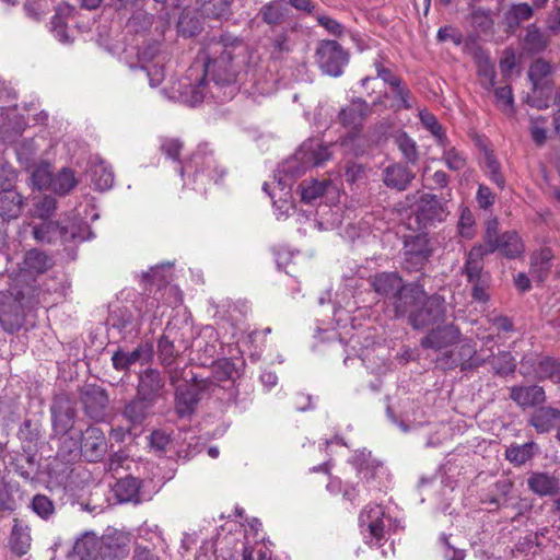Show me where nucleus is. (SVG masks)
Segmentation results:
<instances>
[{
	"label": "nucleus",
	"instance_id": "79ce46f5",
	"mask_svg": "<svg viewBox=\"0 0 560 560\" xmlns=\"http://www.w3.org/2000/svg\"><path fill=\"white\" fill-rule=\"evenodd\" d=\"M48 184L51 190L60 196L69 194L78 184L74 172L71 168L63 167L56 175L40 180Z\"/></svg>",
	"mask_w": 560,
	"mask_h": 560
},
{
	"label": "nucleus",
	"instance_id": "f3484780",
	"mask_svg": "<svg viewBox=\"0 0 560 560\" xmlns=\"http://www.w3.org/2000/svg\"><path fill=\"white\" fill-rule=\"evenodd\" d=\"M371 113L372 107L365 100L353 97L350 104L338 113V121L350 131L359 133Z\"/></svg>",
	"mask_w": 560,
	"mask_h": 560
},
{
	"label": "nucleus",
	"instance_id": "20e7f679",
	"mask_svg": "<svg viewBox=\"0 0 560 560\" xmlns=\"http://www.w3.org/2000/svg\"><path fill=\"white\" fill-rule=\"evenodd\" d=\"M434 243L427 233H418L405 236L401 252V269L411 275L419 273L423 279L425 266L434 254Z\"/></svg>",
	"mask_w": 560,
	"mask_h": 560
},
{
	"label": "nucleus",
	"instance_id": "49530a36",
	"mask_svg": "<svg viewBox=\"0 0 560 560\" xmlns=\"http://www.w3.org/2000/svg\"><path fill=\"white\" fill-rule=\"evenodd\" d=\"M243 371L236 366L232 359L223 358L212 361V374L214 382H230L235 384Z\"/></svg>",
	"mask_w": 560,
	"mask_h": 560
},
{
	"label": "nucleus",
	"instance_id": "09e8293b",
	"mask_svg": "<svg viewBox=\"0 0 560 560\" xmlns=\"http://www.w3.org/2000/svg\"><path fill=\"white\" fill-rule=\"evenodd\" d=\"M233 0H198L202 15L210 19H228L231 14Z\"/></svg>",
	"mask_w": 560,
	"mask_h": 560
},
{
	"label": "nucleus",
	"instance_id": "a878e982",
	"mask_svg": "<svg viewBox=\"0 0 560 560\" xmlns=\"http://www.w3.org/2000/svg\"><path fill=\"white\" fill-rule=\"evenodd\" d=\"M552 66L549 61L538 58L528 69V79L533 85V92L548 95L552 91L553 82L551 80Z\"/></svg>",
	"mask_w": 560,
	"mask_h": 560
},
{
	"label": "nucleus",
	"instance_id": "2f4dec72",
	"mask_svg": "<svg viewBox=\"0 0 560 560\" xmlns=\"http://www.w3.org/2000/svg\"><path fill=\"white\" fill-rule=\"evenodd\" d=\"M560 423V409L550 406H539L530 415L528 424L537 433H548Z\"/></svg>",
	"mask_w": 560,
	"mask_h": 560
},
{
	"label": "nucleus",
	"instance_id": "7c9ffc66",
	"mask_svg": "<svg viewBox=\"0 0 560 560\" xmlns=\"http://www.w3.org/2000/svg\"><path fill=\"white\" fill-rule=\"evenodd\" d=\"M23 500V491L16 481L0 479V515L12 514Z\"/></svg>",
	"mask_w": 560,
	"mask_h": 560
},
{
	"label": "nucleus",
	"instance_id": "c85d7f7f",
	"mask_svg": "<svg viewBox=\"0 0 560 560\" xmlns=\"http://www.w3.org/2000/svg\"><path fill=\"white\" fill-rule=\"evenodd\" d=\"M88 165L86 174L96 190L105 191L113 187L115 175L109 164L96 156Z\"/></svg>",
	"mask_w": 560,
	"mask_h": 560
},
{
	"label": "nucleus",
	"instance_id": "bb28decb",
	"mask_svg": "<svg viewBox=\"0 0 560 560\" xmlns=\"http://www.w3.org/2000/svg\"><path fill=\"white\" fill-rule=\"evenodd\" d=\"M75 8L67 2L60 3L50 21V32L55 38L65 45L73 43V37L68 32V20L73 16Z\"/></svg>",
	"mask_w": 560,
	"mask_h": 560
},
{
	"label": "nucleus",
	"instance_id": "13d9d810",
	"mask_svg": "<svg viewBox=\"0 0 560 560\" xmlns=\"http://www.w3.org/2000/svg\"><path fill=\"white\" fill-rule=\"evenodd\" d=\"M150 448L158 455L164 456L173 445V436L171 432L164 429H155L148 436Z\"/></svg>",
	"mask_w": 560,
	"mask_h": 560
},
{
	"label": "nucleus",
	"instance_id": "aec40b11",
	"mask_svg": "<svg viewBox=\"0 0 560 560\" xmlns=\"http://www.w3.org/2000/svg\"><path fill=\"white\" fill-rule=\"evenodd\" d=\"M164 389L165 380L159 370L148 368L140 373L137 395L156 405L164 397Z\"/></svg>",
	"mask_w": 560,
	"mask_h": 560
},
{
	"label": "nucleus",
	"instance_id": "ea45409f",
	"mask_svg": "<svg viewBox=\"0 0 560 560\" xmlns=\"http://www.w3.org/2000/svg\"><path fill=\"white\" fill-rule=\"evenodd\" d=\"M31 534L27 525L19 518L13 520V527L10 535V547L14 555L22 557L27 553L31 547Z\"/></svg>",
	"mask_w": 560,
	"mask_h": 560
},
{
	"label": "nucleus",
	"instance_id": "f257e3e1",
	"mask_svg": "<svg viewBox=\"0 0 560 560\" xmlns=\"http://www.w3.org/2000/svg\"><path fill=\"white\" fill-rule=\"evenodd\" d=\"M202 51L205 75L195 84L183 85V102L189 106L202 103L208 77L212 82L208 90L212 98L220 103L233 100L240 90L238 82L246 78L256 65V52L243 38L230 33L209 38Z\"/></svg>",
	"mask_w": 560,
	"mask_h": 560
},
{
	"label": "nucleus",
	"instance_id": "cd10ccee",
	"mask_svg": "<svg viewBox=\"0 0 560 560\" xmlns=\"http://www.w3.org/2000/svg\"><path fill=\"white\" fill-rule=\"evenodd\" d=\"M416 174L408 167L407 164L394 163L386 166L383 171V183L386 187L397 191H405Z\"/></svg>",
	"mask_w": 560,
	"mask_h": 560
},
{
	"label": "nucleus",
	"instance_id": "774afa93",
	"mask_svg": "<svg viewBox=\"0 0 560 560\" xmlns=\"http://www.w3.org/2000/svg\"><path fill=\"white\" fill-rule=\"evenodd\" d=\"M486 173L500 189L504 188L505 178L501 173V164L492 153L486 154Z\"/></svg>",
	"mask_w": 560,
	"mask_h": 560
},
{
	"label": "nucleus",
	"instance_id": "e433bc0d",
	"mask_svg": "<svg viewBox=\"0 0 560 560\" xmlns=\"http://www.w3.org/2000/svg\"><path fill=\"white\" fill-rule=\"evenodd\" d=\"M488 255H490V253L482 249L480 245H474L469 249L462 269V273L467 280L490 273L483 269V258Z\"/></svg>",
	"mask_w": 560,
	"mask_h": 560
},
{
	"label": "nucleus",
	"instance_id": "9b49d317",
	"mask_svg": "<svg viewBox=\"0 0 560 560\" xmlns=\"http://www.w3.org/2000/svg\"><path fill=\"white\" fill-rule=\"evenodd\" d=\"M51 424L55 434L66 435L74 429L78 415L74 401L67 394H58L50 405Z\"/></svg>",
	"mask_w": 560,
	"mask_h": 560
},
{
	"label": "nucleus",
	"instance_id": "dca6fc26",
	"mask_svg": "<svg viewBox=\"0 0 560 560\" xmlns=\"http://www.w3.org/2000/svg\"><path fill=\"white\" fill-rule=\"evenodd\" d=\"M447 202L448 199L444 197L440 198L434 194H423L417 203V220L423 225L443 222L450 214Z\"/></svg>",
	"mask_w": 560,
	"mask_h": 560
},
{
	"label": "nucleus",
	"instance_id": "a211bd4d",
	"mask_svg": "<svg viewBox=\"0 0 560 560\" xmlns=\"http://www.w3.org/2000/svg\"><path fill=\"white\" fill-rule=\"evenodd\" d=\"M188 345L182 339V335L175 327L166 326L164 334L158 340V358L163 366H171L180 352Z\"/></svg>",
	"mask_w": 560,
	"mask_h": 560
},
{
	"label": "nucleus",
	"instance_id": "72a5a7b5",
	"mask_svg": "<svg viewBox=\"0 0 560 560\" xmlns=\"http://www.w3.org/2000/svg\"><path fill=\"white\" fill-rule=\"evenodd\" d=\"M68 557L70 560H98V536L84 533L75 540Z\"/></svg>",
	"mask_w": 560,
	"mask_h": 560
},
{
	"label": "nucleus",
	"instance_id": "412c9836",
	"mask_svg": "<svg viewBox=\"0 0 560 560\" xmlns=\"http://www.w3.org/2000/svg\"><path fill=\"white\" fill-rule=\"evenodd\" d=\"M369 283L389 305L406 281L398 271H380L369 278Z\"/></svg>",
	"mask_w": 560,
	"mask_h": 560
},
{
	"label": "nucleus",
	"instance_id": "c03bdc74",
	"mask_svg": "<svg viewBox=\"0 0 560 560\" xmlns=\"http://www.w3.org/2000/svg\"><path fill=\"white\" fill-rule=\"evenodd\" d=\"M18 438L21 442V447H26L30 451L33 446H38L42 439V423L36 419H25L19 428Z\"/></svg>",
	"mask_w": 560,
	"mask_h": 560
},
{
	"label": "nucleus",
	"instance_id": "338daca9",
	"mask_svg": "<svg viewBox=\"0 0 560 560\" xmlns=\"http://www.w3.org/2000/svg\"><path fill=\"white\" fill-rule=\"evenodd\" d=\"M444 151L442 154V161L446 164L448 170L458 172L466 167L467 159L463 152L458 151L456 148H446L443 147Z\"/></svg>",
	"mask_w": 560,
	"mask_h": 560
},
{
	"label": "nucleus",
	"instance_id": "6ab92c4d",
	"mask_svg": "<svg viewBox=\"0 0 560 560\" xmlns=\"http://www.w3.org/2000/svg\"><path fill=\"white\" fill-rule=\"evenodd\" d=\"M460 337V329L455 324L438 325L421 338L420 346L423 349L440 351L459 342Z\"/></svg>",
	"mask_w": 560,
	"mask_h": 560
},
{
	"label": "nucleus",
	"instance_id": "864d4df0",
	"mask_svg": "<svg viewBox=\"0 0 560 560\" xmlns=\"http://www.w3.org/2000/svg\"><path fill=\"white\" fill-rule=\"evenodd\" d=\"M491 275H485L467 280L470 285V295L474 302L486 304L490 300Z\"/></svg>",
	"mask_w": 560,
	"mask_h": 560
},
{
	"label": "nucleus",
	"instance_id": "423d86ee",
	"mask_svg": "<svg viewBox=\"0 0 560 560\" xmlns=\"http://www.w3.org/2000/svg\"><path fill=\"white\" fill-rule=\"evenodd\" d=\"M209 390H214V387H211V378H201L196 374H192L189 381L177 385L174 394L175 411L177 416L179 418H186L194 415L199 402L208 398Z\"/></svg>",
	"mask_w": 560,
	"mask_h": 560
},
{
	"label": "nucleus",
	"instance_id": "bf43d9fd",
	"mask_svg": "<svg viewBox=\"0 0 560 560\" xmlns=\"http://www.w3.org/2000/svg\"><path fill=\"white\" fill-rule=\"evenodd\" d=\"M393 93V102L390 108L393 112L408 110L412 108V92L404 81L398 83V88H390Z\"/></svg>",
	"mask_w": 560,
	"mask_h": 560
},
{
	"label": "nucleus",
	"instance_id": "6e6552de",
	"mask_svg": "<svg viewBox=\"0 0 560 560\" xmlns=\"http://www.w3.org/2000/svg\"><path fill=\"white\" fill-rule=\"evenodd\" d=\"M316 62L327 75L338 78L349 63V52L336 40H322L316 48Z\"/></svg>",
	"mask_w": 560,
	"mask_h": 560
},
{
	"label": "nucleus",
	"instance_id": "473e14b6",
	"mask_svg": "<svg viewBox=\"0 0 560 560\" xmlns=\"http://www.w3.org/2000/svg\"><path fill=\"white\" fill-rule=\"evenodd\" d=\"M141 479L128 475L117 480L114 492L119 502L138 504L143 500L141 497Z\"/></svg>",
	"mask_w": 560,
	"mask_h": 560
},
{
	"label": "nucleus",
	"instance_id": "a19ab883",
	"mask_svg": "<svg viewBox=\"0 0 560 560\" xmlns=\"http://www.w3.org/2000/svg\"><path fill=\"white\" fill-rule=\"evenodd\" d=\"M23 265L27 272L39 275L48 271L55 265V260L52 256L38 248H31L24 255Z\"/></svg>",
	"mask_w": 560,
	"mask_h": 560
},
{
	"label": "nucleus",
	"instance_id": "680f3d73",
	"mask_svg": "<svg viewBox=\"0 0 560 560\" xmlns=\"http://www.w3.org/2000/svg\"><path fill=\"white\" fill-rule=\"evenodd\" d=\"M396 144L407 163L412 165L418 163L419 152L417 143L407 135V132H401L396 137Z\"/></svg>",
	"mask_w": 560,
	"mask_h": 560
},
{
	"label": "nucleus",
	"instance_id": "e2e57ef3",
	"mask_svg": "<svg viewBox=\"0 0 560 560\" xmlns=\"http://www.w3.org/2000/svg\"><path fill=\"white\" fill-rule=\"evenodd\" d=\"M490 364L494 373L500 376L509 375L516 369L515 358L508 351L499 352L492 358Z\"/></svg>",
	"mask_w": 560,
	"mask_h": 560
},
{
	"label": "nucleus",
	"instance_id": "9d476101",
	"mask_svg": "<svg viewBox=\"0 0 560 560\" xmlns=\"http://www.w3.org/2000/svg\"><path fill=\"white\" fill-rule=\"evenodd\" d=\"M79 393L84 415L95 422L105 421L109 407L107 390L96 384H85Z\"/></svg>",
	"mask_w": 560,
	"mask_h": 560
},
{
	"label": "nucleus",
	"instance_id": "1a4fd4ad",
	"mask_svg": "<svg viewBox=\"0 0 560 560\" xmlns=\"http://www.w3.org/2000/svg\"><path fill=\"white\" fill-rule=\"evenodd\" d=\"M422 280L421 277H417L413 281H406L401 290L390 302L388 306L395 319H408L419 303H421V300L425 298L427 291Z\"/></svg>",
	"mask_w": 560,
	"mask_h": 560
},
{
	"label": "nucleus",
	"instance_id": "37998d69",
	"mask_svg": "<svg viewBox=\"0 0 560 560\" xmlns=\"http://www.w3.org/2000/svg\"><path fill=\"white\" fill-rule=\"evenodd\" d=\"M548 45V37L535 23L526 27V34L523 38L522 47L527 55H538L542 52Z\"/></svg>",
	"mask_w": 560,
	"mask_h": 560
},
{
	"label": "nucleus",
	"instance_id": "69168bd1",
	"mask_svg": "<svg viewBox=\"0 0 560 560\" xmlns=\"http://www.w3.org/2000/svg\"><path fill=\"white\" fill-rule=\"evenodd\" d=\"M499 234V221L497 218H492L486 223V231L483 234V244H479L482 249L490 254L498 250V242L500 240Z\"/></svg>",
	"mask_w": 560,
	"mask_h": 560
},
{
	"label": "nucleus",
	"instance_id": "c9c22d12",
	"mask_svg": "<svg viewBox=\"0 0 560 560\" xmlns=\"http://www.w3.org/2000/svg\"><path fill=\"white\" fill-rule=\"evenodd\" d=\"M24 206L25 199L16 189L0 192V218L3 221L18 219Z\"/></svg>",
	"mask_w": 560,
	"mask_h": 560
},
{
	"label": "nucleus",
	"instance_id": "6e6d98bb",
	"mask_svg": "<svg viewBox=\"0 0 560 560\" xmlns=\"http://www.w3.org/2000/svg\"><path fill=\"white\" fill-rule=\"evenodd\" d=\"M176 27L177 33L185 38L197 36L202 31L200 19L189 11L180 13Z\"/></svg>",
	"mask_w": 560,
	"mask_h": 560
},
{
	"label": "nucleus",
	"instance_id": "4468645a",
	"mask_svg": "<svg viewBox=\"0 0 560 560\" xmlns=\"http://www.w3.org/2000/svg\"><path fill=\"white\" fill-rule=\"evenodd\" d=\"M195 168V179L207 177L215 184L225 175L226 170L219 165L211 152L198 150L195 152L186 165L179 166V174L183 176L187 170Z\"/></svg>",
	"mask_w": 560,
	"mask_h": 560
},
{
	"label": "nucleus",
	"instance_id": "393cba45",
	"mask_svg": "<svg viewBox=\"0 0 560 560\" xmlns=\"http://www.w3.org/2000/svg\"><path fill=\"white\" fill-rule=\"evenodd\" d=\"M153 354V346L149 342L140 343L131 352L118 349L112 357L113 366L117 371H128L137 362H149Z\"/></svg>",
	"mask_w": 560,
	"mask_h": 560
},
{
	"label": "nucleus",
	"instance_id": "4c0bfd02",
	"mask_svg": "<svg viewBox=\"0 0 560 560\" xmlns=\"http://www.w3.org/2000/svg\"><path fill=\"white\" fill-rule=\"evenodd\" d=\"M351 463L366 482L375 479L377 469L382 467V463L366 448L357 451Z\"/></svg>",
	"mask_w": 560,
	"mask_h": 560
},
{
	"label": "nucleus",
	"instance_id": "b1692460",
	"mask_svg": "<svg viewBox=\"0 0 560 560\" xmlns=\"http://www.w3.org/2000/svg\"><path fill=\"white\" fill-rule=\"evenodd\" d=\"M291 12L285 0H271L259 8L257 18L273 31L290 19Z\"/></svg>",
	"mask_w": 560,
	"mask_h": 560
},
{
	"label": "nucleus",
	"instance_id": "603ef678",
	"mask_svg": "<svg viewBox=\"0 0 560 560\" xmlns=\"http://www.w3.org/2000/svg\"><path fill=\"white\" fill-rule=\"evenodd\" d=\"M327 185V180H317L314 178L304 179L299 185L301 200L305 203H313L325 195Z\"/></svg>",
	"mask_w": 560,
	"mask_h": 560
},
{
	"label": "nucleus",
	"instance_id": "8fccbe9b",
	"mask_svg": "<svg viewBox=\"0 0 560 560\" xmlns=\"http://www.w3.org/2000/svg\"><path fill=\"white\" fill-rule=\"evenodd\" d=\"M539 451L538 445L530 441L522 445H511L505 450V457L514 465L521 466L530 460Z\"/></svg>",
	"mask_w": 560,
	"mask_h": 560
},
{
	"label": "nucleus",
	"instance_id": "5fc2aeb1",
	"mask_svg": "<svg viewBox=\"0 0 560 560\" xmlns=\"http://www.w3.org/2000/svg\"><path fill=\"white\" fill-rule=\"evenodd\" d=\"M419 119H420L422 126L427 130H429L432 133V136L436 139V142L439 145L447 147V144H448L447 136L445 133L444 128L439 122L438 118L435 117V115H433L432 113H430L427 109H423V110L419 112Z\"/></svg>",
	"mask_w": 560,
	"mask_h": 560
},
{
	"label": "nucleus",
	"instance_id": "58836bf2",
	"mask_svg": "<svg viewBox=\"0 0 560 560\" xmlns=\"http://www.w3.org/2000/svg\"><path fill=\"white\" fill-rule=\"evenodd\" d=\"M56 457L65 464H72L82 457L79 433L77 436L67 433L60 436V444Z\"/></svg>",
	"mask_w": 560,
	"mask_h": 560
},
{
	"label": "nucleus",
	"instance_id": "a18cd8bd",
	"mask_svg": "<svg viewBox=\"0 0 560 560\" xmlns=\"http://www.w3.org/2000/svg\"><path fill=\"white\" fill-rule=\"evenodd\" d=\"M534 15V9L526 2L512 4L504 13V23L509 31L515 32L523 22L530 20Z\"/></svg>",
	"mask_w": 560,
	"mask_h": 560
},
{
	"label": "nucleus",
	"instance_id": "7ed1b4c3",
	"mask_svg": "<svg viewBox=\"0 0 560 560\" xmlns=\"http://www.w3.org/2000/svg\"><path fill=\"white\" fill-rule=\"evenodd\" d=\"M39 242L78 244L92 236L90 225L79 214H66L56 221L47 220L33 230Z\"/></svg>",
	"mask_w": 560,
	"mask_h": 560
},
{
	"label": "nucleus",
	"instance_id": "ddd939ff",
	"mask_svg": "<svg viewBox=\"0 0 560 560\" xmlns=\"http://www.w3.org/2000/svg\"><path fill=\"white\" fill-rule=\"evenodd\" d=\"M82 457L88 463H98L107 454V439L103 430L94 424L79 430Z\"/></svg>",
	"mask_w": 560,
	"mask_h": 560
},
{
	"label": "nucleus",
	"instance_id": "f8f14e48",
	"mask_svg": "<svg viewBox=\"0 0 560 560\" xmlns=\"http://www.w3.org/2000/svg\"><path fill=\"white\" fill-rule=\"evenodd\" d=\"M129 553V534L117 529H107L98 537V560H126Z\"/></svg>",
	"mask_w": 560,
	"mask_h": 560
},
{
	"label": "nucleus",
	"instance_id": "0eeeda50",
	"mask_svg": "<svg viewBox=\"0 0 560 560\" xmlns=\"http://www.w3.org/2000/svg\"><path fill=\"white\" fill-rule=\"evenodd\" d=\"M446 315V302L444 296L433 293L425 294L421 303L407 319V323L415 330H422L429 326L442 323Z\"/></svg>",
	"mask_w": 560,
	"mask_h": 560
},
{
	"label": "nucleus",
	"instance_id": "39448f33",
	"mask_svg": "<svg viewBox=\"0 0 560 560\" xmlns=\"http://www.w3.org/2000/svg\"><path fill=\"white\" fill-rule=\"evenodd\" d=\"M331 158L330 145L324 144L319 139L304 141L293 158L282 166V173L293 179L302 175L306 168L319 166Z\"/></svg>",
	"mask_w": 560,
	"mask_h": 560
},
{
	"label": "nucleus",
	"instance_id": "f03ea898",
	"mask_svg": "<svg viewBox=\"0 0 560 560\" xmlns=\"http://www.w3.org/2000/svg\"><path fill=\"white\" fill-rule=\"evenodd\" d=\"M40 289L34 283L15 285L0 291V326L8 334H14L33 325L34 311L39 304Z\"/></svg>",
	"mask_w": 560,
	"mask_h": 560
},
{
	"label": "nucleus",
	"instance_id": "f704fd0d",
	"mask_svg": "<svg viewBox=\"0 0 560 560\" xmlns=\"http://www.w3.org/2000/svg\"><path fill=\"white\" fill-rule=\"evenodd\" d=\"M107 323L119 332L131 334L138 331L140 328L139 320L127 306H115L110 308Z\"/></svg>",
	"mask_w": 560,
	"mask_h": 560
},
{
	"label": "nucleus",
	"instance_id": "2eb2a0df",
	"mask_svg": "<svg viewBox=\"0 0 560 560\" xmlns=\"http://www.w3.org/2000/svg\"><path fill=\"white\" fill-rule=\"evenodd\" d=\"M438 363L445 370L459 366L463 372H466L481 366L485 360L477 357V350L471 341H465L456 352L447 351L443 353L438 359Z\"/></svg>",
	"mask_w": 560,
	"mask_h": 560
},
{
	"label": "nucleus",
	"instance_id": "052dcab7",
	"mask_svg": "<svg viewBox=\"0 0 560 560\" xmlns=\"http://www.w3.org/2000/svg\"><path fill=\"white\" fill-rule=\"evenodd\" d=\"M536 374L541 380H550L560 383V361L552 357L540 359L536 366Z\"/></svg>",
	"mask_w": 560,
	"mask_h": 560
},
{
	"label": "nucleus",
	"instance_id": "0e129e2a",
	"mask_svg": "<svg viewBox=\"0 0 560 560\" xmlns=\"http://www.w3.org/2000/svg\"><path fill=\"white\" fill-rule=\"evenodd\" d=\"M32 511L42 520H49L55 514L54 501L45 494H35L31 501Z\"/></svg>",
	"mask_w": 560,
	"mask_h": 560
},
{
	"label": "nucleus",
	"instance_id": "de8ad7c7",
	"mask_svg": "<svg viewBox=\"0 0 560 560\" xmlns=\"http://www.w3.org/2000/svg\"><path fill=\"white\" fill-rule=\"evenodd\" d=\"M498 250L508 259H515L524 252V245L515 231H506L500 235Z\"/></svg>",
	"mask_w": 560,
	"mask_h": 560
},
{
	"label": "nucleus",
	"instance_id": "3c124183",
	"mask_svg": "<svg viewBox=\"0 0 560 560\" xmlns=\"http://www.w3.org/2000/svg\"><path fill=\"white\" fill-rule=\"evenodd\" d=\"M211 387H214V390H209L208 398H215L225 408L236 405L240 394L236 384L230 383L225 387L211 380Z\"/></svg>",
	"mask_w": 560,
	"mask_h": 560
},
{
	"label": "nucleus",
	"instance_id": "4d7b16f0",
	"mask_svg": "<svg viewBox=\"0 0 560 560\" xmlns=\"http://www.w3.org/2000/svg\"><path fill=\"white\" fill-rule=\"evenodd\" d=\"M293 31V27H282L280 31H272V35L269 38L272 47V56L280 58L282 55L292 50L293 45L289 37V33Z\"/></svg>",
	"mask_w": 560,
	"mask_h": 560
},
{
	"label": "nucleus",
	"instance_id": "c756f323",
	"mask_svg": "<svg viewBox=\"0 0 560 560\" xmlns=\"http://www.w3.org/2000/svg\"><path fill=\"white\" fill-rule=\"evenodd\" d=\"M510 398L521 408L536 407L546 401L545 389L538 385L512 386Z\"/></svg>",
	"mask_w": 560,
	"mask_h": 560
},
{
	"label": "nucleus",
	"instance_id": "4be33fe9",
	"mask_svg": "<svg viewBox=\"0 0 560 560\" xmlns=\"http://www.w3.org/2000/svg\"><path fill=\"white\" fill-rule=\"evenodd\" d=\"M155 404L135 395L124 407L122 418L129 423L128 431L132 428H139L154 415Z\"/></svg>",
	"mask_w": 560,
	"mask_h": 560
},
{
	"label": "nucleus",
	"instance_id": "5701e85b",
	"mask_svg": "<svg viewBox=\"0 0 560 560\" xmlns=\"http://www.w3.org/2000/svg\"><path fill=\"white\" fill-rule=\"evenodd\" d=\"M528 489L536 495L556 497L560 493V478L556 472L533 471L526 480Z\"/></svg>",
	"mask_w": 560,
	"mask_h": 560
}]
</instances>
